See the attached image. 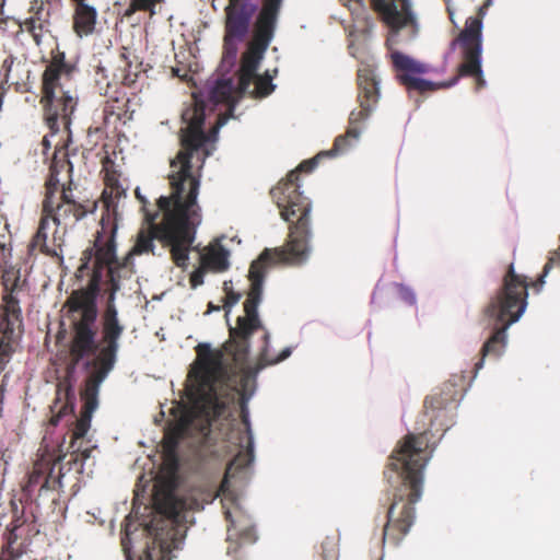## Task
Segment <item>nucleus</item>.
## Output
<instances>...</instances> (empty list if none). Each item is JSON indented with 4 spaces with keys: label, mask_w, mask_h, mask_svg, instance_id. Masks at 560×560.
<instances>
[{
    "label": "nucleus",
    "mask_w": 560,
    "mask_h": 560,
    "mask_svg": "<svg viewBox=\"0 0 560 560\" xmlns=\"http://www.w3.org/2000/svg\"><path fill=\"white\" fill-rule=\"evenodd\" d=\"M131 56L132 52L128 48L121 47L118 55V67L113 72V81L115 83L130 86L137 81L141 63H137L135 69H132Z\"/></svg>",
    "instance_id": "5701e85b"
},
{
    "label": "nucleus",
    "mask_w": 560,
    "mask_h": 560,
    "mask_svg": "<svg viewBox=\"0 0 560 560\" xmlns=\"http://www.w3.org/2000/svg\"><path fill=\"white\" fill-rule=\"evenodd\" d=\"M553 266L560 267V247L557 250L551 253L550 257L548 258V261L544 266L542 273L539 276V278L535 282L532 283V285L535 289L540 290V288L545 283V277L549 273V271L551 270V268Z\"/></svg>",
    "instance_id": "cd10ccee"
},
{
    "label": "nucleus",
    "mask_w": 560,
    "mask_h": 560,
    "mask_svg": "<svg viewBox=\"0 0 560 560\" xmlns=\"http://www.w3.org/2000/svg\"><path fill=\"white\" fill-rule=\"evenodd\" d=\"M73 3V31L79 37L91 35L96 25L97 11L88 0H71Z\"/></svg>",
    "instance_id": "412c9836"
},
{
    "label": "nucleus",
    "mask_w": 560,
    "mask_h": 560,
    "mask_svg": "<svg viewBox=\"0 0 560 560\" xmlns=\"http://www.w3.org/2000/svg\"><path fill=\"white\" fill-rule=\"evenodd\" d=\"M264 338H265L266 341H268V338H269L268 332L265 334Z\"/></svg>",
    "instance_id": "ea45409f"
},
{
    "label": "nucleus",
    "mask_w": 560,
    "mask_h": 560,
    "mask_svg": "<svg viewBox=\"0 0 560 560\" xmlns=\"http://www.w3.org/2000/svg\"><path fill=\"white\" fill-rule=\"evenodd\" d=\"M255 12L256 5L248 0H228L224 9L225 34L223 44L226 56L232 58L236 56V42L243 40L247 35Z\"/></svg>",
    "instance_id": "f8f14e48"
},
{
    "label": "nucleus",
    "mask_w": 560,
    "mask_h": 560,
    "mask_svg": "<svg viewBox=\"0 0 560 560\" xmlns=\"http://www.w3.org/2000/svg\"><path fill=\"white\" fill-rule=\"evenodd\" d=\"M223 289L225 291V299L223 307L226 310V312H230L231 307L238 303L241 300V294L237 292H234L232 288L228 285V282H224Z\"/></svg>",
    "instance_id": "c85d7f7f"
},
{
    "label": "nucleus",
    "mask_w": 560,
    "mask_h": 560,
    "mask_svg": "<svg viewBox=\"0 0 560 560\" xmlns=\"http://www.w3.org/2000/svg\"><path fill=\"white\" fill-rule=\"evenodd\" d=\"M10 505L12 521L3 537L4 544L1 548L0 560H21L26 551V544L24 541L19 542V539L22 538L24 526H27L28 530H31V527H35V525L33 523L26 524L24 508L21 502L18 503L15 500H11Z\"/></svg>",
    "instance_id": "f3484780"
},
{
    "label": "nucleus",
    "mask_w": 560,
    "mask_h": 560,
    "mask_svg": "<svg viewBox=\"0 0 560 560\" xmlns=\"http://www.w3.org/2000/svg\"><path fill=\"white\" fill-rule=\"evenodd\" d=\"M273 37L275 33H272L266 45H256V21L254 22L252 38L241 58L238 70V90L241 93L248 94L254 98H262L275 91L276 85L272 83V77L268 71L262 75L257 74L260 62Z\"/></svg>",
    "instance_id": "9b49d317"
},
{
    "label": "nucleus",
    "mask_w": 560,
    "mask_h": 560,
    "mask_svg": "<svg viewBox=\"0 0 560 560\" xmlns=\"http://www.w3.org/2000/svg\"><path fill=\"white\" fill-rule=\"evenodd\" d=\"M283 0H261L256 15V45H266L272 33H276L278 19Z\"/></svg>",
    "instance_id": "6ab92c4d"
},
{
    "label": "nucleus",
    "mask_w": 560,
    "mask_h": 560,
    "mask_svg": "<svg viewBox=\"0 0 560 560\" xmlns=\"http://www.w3.org/2000/svg\"><path fill=\"white\" fill-rule=\"evenodd\" d=\"M3 387H4V384L2 383V384L0 385V390H1V392H3Z\"/></svg>",
    "instance_id": "79ce46f5"
},
{
    "label": "nucleus",
    "mask_w": 560,
    "mask_h": 560,
    "mask_svg": "<svg viewBox=\"0 0 560 560\" xmlns=\"http://www.w3.org/2000/svg\"><path fill=\"white\" fill-rule=\"evenodd\" d=\"M67 156V151L63 148H56L49 168V175L45 182V194L43 200H48V197L55 199L60 195L61 188L58 175L66 167L71 170V164Z\"/></svg>",
    "instance_id": "4be33fe9"
},
{
    "label": "nucleus",
    "mask_w": 560,
    "mask_h": 560,
    "mask_svg": "<svg viewBox=\"0 0 560 560\" xmlns=\"http://www.w3.org/2000/svg\"><path fill=\"white\" fill-rule=\"evenodd\" d=\"M233 81L231 79L218 80L209 93V98L214 104H230L233 95Z\"/></svg>",
    "instance_id": "393cba45"
},
{
    "label": "nucleus",
    "mask_w": 560,
    "mask_h": 560,
    "mask_svg": "<svg viewBox=\"0 0 560 560\" xmlns=\"http://www.w3.org/2000/svg\"><path fill=\"white\" fill-rule=\"evenodd\" d=\"M104 114H105V117H107L108 114H113V110H109L108 106H105Z\"/></svg>",
    "instance_id": "f704fd0d"
},
{
    "label": "nucleus",
    "mask_w": 560,
    "mask_h": 560,
    "mask_svg": "<svg viewBox=\"0 0 560 560\" xmlns=\"http://www.w3.org/2000/svg\"><path fill=\"white\" fill-rule=\"evenodd\" d=\"M207 271L209 270L203 268V266L200 264V266L191 272L189 282L192 289H196L203 283V277Z\"/></svg>",
    "instance_id": "c756f323"
},
{
    "label": "nucleus",
    "mask_w": 560,
    "mask_h": 560,
    "mask_svg": "<svg viewBox=\"0 0 560 560\" xmlns=\"http://www.w3.org/2000/svg\"><path fill=\"white\" fill-rule=\"evenodd\" d=\"M42 213L51 220L58 230L62 229L66 232L68 228L73 226L86 215L88 209L73 197L71 182H69L68 186L65 184L61 186L58 197L55 199L48 197V200H43Z\"/></svg>",
    "instance_id": "ddd939ff"
},
{
    "label": "nucleus",
    "mask_w": 560,
    "mask_h": 560,
    "mask_svg": "<svg viewBox=\"0 0 560 560\" xmlns=\"http://www.w3.org/2000/svg\"><path fill=\"white\" fill-rule=\"evenodd\" d=\"M61 457L56 459L42 457L33 465L32 470L27 475V481L23 486V492L27 499L34 495L38 490V495L45 491H55L61 488V478L63 476L62 468L59 466Z\"/></svg>",
    "instance_id": "dca6fc26"
},
{
    "label": "nucleus",
    "mask_w": 560,
    "mask_h": 560,
    "mask_svg": "<svg viewBox=\"0 0 560 560\" xmlns=\"http://www.w3.org/2000/svg\"><path fill=\"white\" fill-rule=\"evenodd\" d=\"M42 147H43V153L46 154L47 151L50 149L51 144L47 136H45L42 140Z\"/></svg>",
    "instance_id": "72a5a7b5"
},
{
    "label": "nucleus",
    "mask_w": 560,
    "mask_h": 560,
    "mask_svg": "<svg viewBox=\"0 0 560 560\" xmlns=\"http://www.w3.org/2000/svg\"><path fill=\"white\" fill-rule=\"evenodd\" d=\"M390 58L395 70L398 72L397 79L399 80L400 84L405 85L408 90L418 91L420 93L435 91L441 88L453 86L462 77L458 72L457 75H455L448 82L436 84L431 81L415 77V74H423L428 72V67L424 63H421L400 51H393L390 54Z\"/></svg>",
    "instance_id": "4468645a"
},
{
    "label": "nucleus",
    "mask_w": 560,
    "mask_h": 560,
    "mask_svg": "<svg viewBox=\"0 0 560 560\" xmlns=\"http://www.w3.org/2000/svg\"><path fill=\"white\" fill-rule=\"evenodd\" d=\"M50 0H31L28 16L19 22L20 31L28 33L36 46H40L45 34L50 33Z\"/></svg>",
    "instance_id": "a211bd4d"
},
{
    "label": "nucleus",
    "mask_w": 560,
    "mask_h": 560,
    "mask_svg": "<svg viewBox=\"0 0 560 560\" xmlns=\"http://www.w3.org/2000/svg\"><path fill=\"white\" fill-rule=\"evenodd\" d=\"M70 394L69 390L66 393L67 401L60 402V398H57L55 400L54 406L51 407L52 416L49 419V424L52 427L58 425L59 421L62 417H65L68 413L73 412L74 406L72 401H70Z\"/></svg>",
    "instance_id": "a878e982"
},
{
    "label": "nucleus",
    "mask_w": 560,
    "mask_h": 560,
    "mask_svg": "<svg viewBox=\"0 0 560 560\" xmlns=\"http://www.w3.org/2000/svg\"><path fill=\"white\" fill-rule=\"evenodd\" d=\"M205 118L206 105L195 97L182 114L186 127L180 129V150L170 162L167 178L171 192L156 200L154 212H147L149 226L138 232L128 254L121 259L117 257V265L122 268L125 277L136 272L133 256L154 254V240L170 248L171 258L177 267H187L197 228L202 221L197 198L203 164L210 154L206 148L208 136L203 130Z\"/></svg>",
    "instance_id": "f03ea898"
},
{
    "label": "nucleus",
    "mask_w": 560,
    "mask_h": 560,
    "mask_svg": "<svg viewBox=\"0 0 560 560\" xmlns=\"http://www.w3.org/2000/svg\"><path fill=\"white\" fill-rule=\"evenodd\" d=\"M50 220H48L42 212H40V219L38 223V228L36 233L31 238L28 245H27V254L28 256H36L37 254H43L49 257H58L57 248H61L62 246V240L59 237L58 229L56 228V231L52 235V245L49 246L47 244V230L49 228Z\"/></svg>",
    "instance_id": "aec40b11"
},
{
    "label": "nucleus",
    "mask_w": 560,
    "mask_h": 560,
    "mask_svg": "<svg viewBox=\"0 0 560 560\" xmlns=\"http://www.w3.org/2000/svg\"><path fill=\"white\" fill-rule=\"evenodd\" d=\"M105 71H106V68H105V67H98L97 72H102V73H104Z\"/></svg>",
    "instance_id": "58836bf2"
},
{
    "label": "nucleus",
    "mask_w": 560,
    "mask_h": 560,
    "mask_svg": "<svg viewBox=\"0 0 560 560\" xmlns=\"http://www.w3.org/2000/svg\"><path fill=\"white\" fill-rule=\"evenodd\" d=\"M230 253L221 244L209 245L200 255V264L212 272H224L230 267Z\"/></svg>",
    "instance_id": "b1692460"
},
{
    "label": "nucleus",
    "mask_w": 560,
    "mask_h": 560,
    "mask_svg": "<svg viewBox=\"0 0 560 560\" xmlns=\"http://www.w3.org/2000/svg\"><path fill=\"white\" fill-rule=\"evenodd\" d=\"M359 109L349 115V126L345 135L338 136L332 148L319 152L315 158L303 161L284 179L270 190L280 209L281 218L289 222L285 244L277 248H266L249 267L250 287L244 302V316H238L236 327L230 328V340L222 349L213 350L208 343L196 347L197 362L188 374L191 385H247L249 375L247 359L249 338L262 328L258 306L262 299V285L269 267L276 264L301 266L307 261L311 247L310 213L312 203L300 191V172H312L323 158H335L346 152L361 133L363 124L374 110L380 100V81L371 66L359 68L357 73Z\"/></svg>",
    "instance_id": "f257e3e1"
},
{
    "label": "nucleus",
    "mask_w": 560,
    "mask_h": 560,
    "mask_svg": "<svg viewBox=\"0 0 560 560\" xmlns=\"http://www.w3.org/2000/svg\"><path fill=\"white\" fill-rule=\"evenodd\" d=\"M155 511L165 516L156 523L145 525L143 533L147 537L145 547L142 553L135 556L131 552L128 534L121 538V547L127 560H171V552L174 547L175 532L168 527L170 522L176 520L184 510L185 502L179 499L173 490L158 492L153 498Z\"/></svg>",
    "instance_id": "0eeeda50"
},
{
    "label": "nucleus",
    "mask_w": 560,
    "mask_h": 560,
    "mask_svg": "<svg viewBox=\"0 0 560 560\" xmlns=\"http://www.w3.org/2000/svg\"><path fill=\"white\" fill-rule=\"evenodd\" d=\"M136 194V197L138 198V200L142 203V210L144 212V219L147 220V212H151L150 210H148L147 208V205H148V201L147 199L140 194V190L139 188L136 189L135 191Z\"/></svg>",
    "instance_id": "473e14b6"
},
{
    "label": "nucleus",
    "mask_w": 560,
    "mask_h": 560,
    "mask_svg": "<svg viewBox=\"0 0 560 560\" xmlns=\"http://www.w3.org/2000/svg\"><path fill=\"white\" fill-rule=\"evenodd\" d=\"M447 12L450 14V19L453 21V11L447 7Z\"/></svg>",
    "instance_id": "e433bc0d"
},
{
    "label": "nucleus",
    "mask_w": 560,
    "mask_h": 560,
    "mask_svg": "<svg viewBox=\"0 0 560 560\" xmlns=\"http://www.w3.org/2000/svg\"><path fill=\"white\" fill-rule=\"evenodd\" d=\"M463 393L457 383L448 380L438 392L424 400V417L430 420V428L418 434L408 433L393 451L388 458L385 477L390 481L393 472L398 485L393 486L383 526L382 545L387 542L398 546L408 535L416 520L415 504L421 499L423 490V471L432 457L434 443H431L432 431H441V436L450 428L445 421L447 409L455 408Z\"/></svg>",
    "instance_id": "20e7f679"
},
{
    "label": "nucleus",
    "mask_w": 560,
    "mask_h": 560,
    "mask_svg": "<svg viewBox=\"0 0 560 560\" xmlns=\"http://www.w3.org/2000/svg\"><path fill=\"white\" fill-rule=\"evenodd\" d=\"M209 310L219 311V307H215V306L212 305V303H209Z\"/></svg>",
    "instance_id": "4c0bfd02"
},
{
    "label": "nucleus",
    "mask_w": 560,
    "mask_h": 560,
    "mask_svg": "<svg viewBox=\"0 0 560 560\" xmlns=\"http://www.w3.org/2000/svg\"><path fill=\"white\" fill-rule=\"evenodd\" d=\"M164 0H130L128 8L125 11V16L129 18L138 11L149 12L150 15L155 14V7Z\"/></svg>",
    "instance_id": "bb28decb"
},
{
    "label": "nucleus",
    "mask_w": 560,
    "mask_h": 560,
    "mask_svg": "<svg viewBox=\"0 0 560 560\" xmlns=\"http://www.w3.org/2000/svg\"><path fill=\"white\" fill-rule=\"evenodd\" d=\"M397 292H398L399 298L404 302H406L410 305H413L416 303V295L409 287L404 285V284H398Z\"/></svg>",
    "instance_id": "7c9ffc66"
},
{
    "label": "nucleus",
    "mask_w": 560,
    "mask_h": 560,
    "mask_svg": "<svg viewBox=\"0 0 560 560\" xmlns=\"http://www.w3.org/2000/svg\"><path fill=\"white\" fill-rule=\"evenodd\" d=\"M290 354H291V349L290 348H284L277 358L268 359L267 358V350L264 349V351L261 353V360L266 361L267 364H276V363H279V362L285 360L287 358H289Z\"/></svg>",
    "instance_id": "2f4dec72"
},
{
    "label": "nucleus",
    "mask_w": 560,
    "mask_h": 560,
    "mask_svg": "<svg viewBox=\"0 0 560 560\" xmlns=\"http://www.w3.org/2000/svg\"><path fill=\"white\" fill-rule=\"evenodd\" d=\"M491 4L492 0H485L478 9L477 16H469L464 30L452 42V48L458 45L462 49L463 62L459 65V75L472 78L476 91L486 86L481 69L482 19Z\"/></svg>",
    "instance_id": "9d476101"
},
{
    "label": "nucleus",
    "mask_w": 560,
    "mask_h": 560,
    "mask_svg": "<svg viewBox=\"0 0 560 560\" xmlns=\"http://www.w3.org/2000/svg\"><path fill=\"white\" fill-rule=\"evenodd\" d=\"M223 122H224V121L219 120V122H218L217 127H214V128H213V132H214V133L217 132L218 128H219V127H221V125H223Z\"/></svg>",
    "instance_id": "c9c22d12"
},
{
    "label": "nucleus",
    "mask_w": 560,
    "mask_h": 560,
    "mask_svg": "<svg viewBox=\"0 0 560 560\" xmlns=\"http://www.w3.org/2000/svg\"><path fill=\"white\" fill-rule=\"evenodd\" d=\"M85 366L91 368L92 370L86 377L84 388L81 392L83 406L79 418L73 423L70 442L67 447V452L70 453L69 464H77L79 454L81 456V462L90 457L91 450H81L82 442L78 443V441L82 440L91 428L92 415L98 405L100 386L114 369L115 364L89 360L86 361Z\"/></svg>",
    "instance_id": "1a4fd4ad"
},
{
    "label": "nucleus",
    "mask_w": 560,
    "mask_h": 560,
    "mask_svg": "<svg viewBox=\"0 0 560 560\" xmlns=\"http://www.w3.org/2000/svg\"><path fill=\"white\" fill-rule=\"evenodd\" d=\"M529 285L527 278L516 273L514 264L511 262L502 278L500 289L483 311L486 316L495 318L500 326L483 343L481 358L475 364L476 372L483 366L485 357L501 354L506 343V329L516 323L526 310Z\"/></svg>",
    "instance_id": "39448f33"
},
{
    "label": "nucleus",
    "mask_w": 560,
    "mask_h": 560,
    "mask_svg": "<svg viewBox=\"0 0 560 560\" xmlns=\"http://www.w3.org/2000/svg\"><path fill=\"white\" fill-rule=\"evenodd\" d=\"M72 69L65 61V54L58 52L43 73L40 104L44 120L52 135L59 131L61 125L69 127L71 115L77 107V97L67 86Z\"/></svg>",
    "instance_id": "423d86ee"
},
{
    "label": "nucleus",
    "mask_w": 560,
    "mask_h": 560,
    "mask_svg": "<svg viewBox=\"0 0 560 560\" xmlns=\"http://www.w3.org/2000/svg\"><path fill=\"white\" fill-rule=\"evenodd\" d=\"M351 3L364 8L363 0H350ZM401 10L397 9L395 1L390 0H371V8L380 13L382 21L389 28L387 45L392 46L397 43V37L401 28L406 26H416V19L411 11L409 0H400Z\"/></svg>",
    "instance_id": "2eb2a0df"
},
{
    "label": "nucleus",
    "mask_w": 560,
    "mask_h": 560,
    "mask_svg": "<svg viewBox=\"0 0 560 560\" xmlns=\"http://www.w3.org/2000/svg\"><path fill=\"white\" fill-rule=\"evenodd\" d=\"M248 446L252 447V438H248Z\"/></svg>",
    "instance_id": "a19ab883"
},
{
    "label": "nucleus",
    "mask_w": 560,
    "mask_h": 560,
    "mask_svg": "<svg viewBox=\"0 0 560 560\" xmlns=\"http://www.w3.org/2000/svg\"><path fill=\"white\" fill-rule=\"evenodd\" d=\"M78 279L89 276L85 287L73 290L62 310L69 323V355L73 366L82 360L116 364L125 325L119 318L116 294L126 278L117 265L115 229L97 232L94 244L82 252Z\"/></svg>",
    "instance_id": "7ed1b4c3"
},
{
    "label": "nucleus",
    "mask_w": 560,
    "mask_h": 560,
    "mask_svg": "<svg viewBox=\"0 0 560 560\" xmlns=\"http://www.w3.org/2000/svg\"><path fill=\"white\" fill-rule=\"evenodd\" d=\"M2 284L4 293L0 306V374L11 361L24 334L20 301L14 295L20 287V272L5 270Z\"/></svg>",
    "instance_id": "6e6552de"
}]
</instances>
